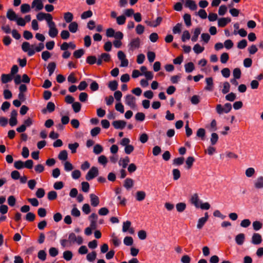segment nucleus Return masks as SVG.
I'll return each instance as SVG.
<instances>
[{"label": "nucleus", "mask_w": 263, "mask_h": 263, "mask_svg": "<svg viewBox=\"0 0 263 263\" xmlns=\"http://www.w3.org/2000/svg\"><path fill=\"white\" fill-rule=\"evenodd\" d=\"M44 44L43 43H40L37 46H35L34 45H31L28 42H24L22 44V50L27 52L29 57L34 55L35 52H40L44 48Z\"/></svg>", "instance_id": "nucleus-1"}, {"label": "nucleus", "mask_w": 263, "mask_h": 263, "mask_svg": "<svg viewBox=\"0 0 263 263\" xmlns=\"http://www.w3.org/2000/svg\"><path fill=\"white\" fill-rule=\"evenodd\" d=\"M191 203L196 208L208 210L210 208V204L208 202L202 203L197 194H194L190 199Z\"/></svg>", "instance_id": "nucleus-2"}, {"label": "nucleus", "mask_w": 263, "mask_h": 263, "mask_svg": "<svg viewBox=\"0 0 263 263\" xmlns=\"http://www.w3.org/2000/svg\"><path fill=\"white\" fill-rule=\"evenodd\" d=\"M232 109V105L230 103H226L224 106L221 104H217L216 106V111L219 115L223 114H228Z\"/></svg>", "instance_id": "nucleus-3"}, {"label": "nucleus", "mask_w": 263, "mask_h": 263, "mask_svg": "<svg viewBox=\"0 0 263 263\" xmlns=\"http://www.w3.org/2000/svg\"><path fill=\"white\" fill-rule=\"evenodd\" d=\"M141 40L138 37L133 38L128 44V52L133 53V51L140 47Z\"/></svg>", "instance_id": "nucleus-4"}, {"label": "nucleus", "mask_w": 263, "mask_h": 263, "mask_svg": "<svg viewBox=\"0 0 263 263\" xmlns=\"http://www.w3.org/2000/svg\"><path fill=\"white\" fill-rule=\"evenodd\" d=\"M68 241L70 243H77L78 245H81L83 242V238L81 236H77L74 233H71L68 236Z\"/></svg>", "instance_id": "nucleus-5"}, {"label": "nucleus", "mask_w": 263, "mask_h": 263, "mask_svg": "<svg viewBox=\"0 0 263 263\" xmlns=\"http://www.w3.org/2000/svg\"><path fill=\"white\" fill-rule=\"evenodd\" d=\"M136 98L132 95H127L125 97V103L132 109H134L136 107Z\"/></svg>", "instance_id": "nucleus-6"}, {"label": "nucleus", "mask_w": 263, "mask_h": 263, "mask_svg": "<svg viewBox=\"0 0 263 263\" xmlns=\"http://www.w3.org/2000/svg\"><path fill=\"white\" fill-rule=\"evenodd\" d=\"M98 174V168L97 167L92 166L87 173L85 178L87 180L89 181L97 177Z\"/></svg>", "instance_id": "nucleus-7"}, {"label": "nucleus", "mask_w": 263, "mask_h": 263, "mask_svg": "<svg viewBox=\"0 0 263 263\" xmlns=\"http://www.w3.org/2000/svg\"><path fill=\"white\" fill-rule=\"evenodd\" d=\"M31 7L35 11H39L43 9L44 5L42 0H33Z\"/></svg>", "instance_id": "nucleus-8"}, {"label": "nucleus", "mask_w": 263, "mask_h": 263, "mask_svg": "<svg viewBox=\"0 0 263 263\" xmlns=\"http://www.w3.org/2000/svg\"><path fill=\"white\" fill-rule=\"evenodd\" d=\"M205 82L206 83V86L204 88V90L208 91H212L214 89V82L213 78H206Z\"/></svg>", "instance_id": "nucleus-9"}, {"label": "nucleus", "mask_w": 263, "mask_h": 263, "mask_svg": "<svg viewBox=\"0 0 263 263\" xmlns=\"http://www.w3.org/2000/svg\"><path fill=\"white\" fill-rule=\"evenodd\" d=\"M209 218V215L207 212L204 213V216L200 218L197 221V228L200 230L202 228L204 225L205 224Z\"/></svg>", "instance_id": "nucleus-10"}, {"label": "nucleus", "mask_w": 263, "mask_h": 263, "mask_svg": "<svg viewBox=\"0 0 263 263\" xmlns=\"http://www.w3.org/2000/svg\"><path fill=\"white\" fill-rule=\"evenodd\" d=\"M48 26L49 29L48 31L49 35L52 38H54L57 36L58 34V30L56 28L55 24L49 25Z\"/></svg>", "instance_id": "nucleus-11"}, {"label": "nucleus", "mask_w": 263, "mask_h": 263, "mask_svg": "<svg viewBox=\"0 0 263 263\" xmlns=\"http://www.w3.org/2000/svg\"><path fill=\"white\" fill-rule=\"evenodd\" d=\"M115 128L117 129H123L126 126V123L123 120H116L112 123Z\"/></svg>", "instance_id": "nucleus-12"}, {"label": "nucleus", "mask_w": 263, "mask_h": 263, "mask_svg": "<svg viewBox=\"0 0 263 263\" xmlns=\"http://www.w3.org/2000/svg\"><path fill=\"white\" fill-rule=\"evenodd\" d=\"M262 241V237L258 233H254L252 237L251 242L254 245H259Z\"/></svg>", "instance_id": "nucleus-13"}, {"label": "nucleus", "mask_w": 263, "mask_h": 263, "mask_svg": "<svg viewBox=\"0 0 263 263\" xmlns=\"http://www.w3.org/2000/svg\"><path fill=\"white\" fill-rule=\"evenodd\" d=\"M6 16L11 21H16L18 15L12 9H9L7 12Z\"/></svg>", "instance_id": "nucleus-14"}, {"label": "nucleus", "mask_w": 263, "mask_h": 263, "mask_svg": "<svg viewBox=\"0 0 263 263\" xmlns=\"http://www.w3.org/2000/svg\"><path fill=\"white\" fill-rule=\"evenodd\" d=\"M254 185L257 189H263V176H260L257 177L254 182Z\"/></svg>", "instance_id": "nucleus-15"}, {"label": "nucleus", "mask_w": 263, "mask_h": 263, "mask_svg": "<svg viewBox=\"0 0 263 263\" xmlns=\"http://www.w3.org/2000/svg\"><path fill=\"white\" fill-rule=\"evenodd\" d=\"M245 240V235L243 233H239L235 236V240L236 243L239 245L241 246L243 244Z\"/></svg>", "instance_id": "nucleus-16"}, {"label": "nucleus", "mask_w": 263, "mask_h": 263, "mask_svg": "<svg viewBox=\"0 0 263 263\" xmlns=\"http://www.w3.org/2000/svg\"><path fill=\"white\" fill-rule=\"evenodd\" d=\"M55 108V106L54 103L52 102H49L47 104L46 108L43 109L42 112L43 114H46L47 111L49 112H52L54 110Z\"/></svg>", "instance_id": "nucleus-17"}, {"label": "nucleus", "mask_w": 263, "mask_h": 263, "mask_svg": "<svg viewBox=\"0 0 263 263\" xmlns=\"http://www.w3.org/2000/svg\"><path fill=\"white\" fill-rule=\"evenodd\" d=\"M185 6L191 10H196L197 8L195 2L193 0H186Z\"/></svg>", "instance_id": "nucleus-18"}, {"label": "nucleus", "mask_w": 263, "mask_h": 263, "mask_svg": "<svg viewBox=\"0 0 263 263\" xmlns=\"http://www.w3.org/2000/svg\"><path fill=\"white\" fill-rule=\"evenodd\" d=\"M90 202L92 206H97L99 204V199L97 196L93 194L90 195Z\"/></svg>", "instance_id": "nucleus-19"}, {"label": "nucleus", "mask_w": 263, "mask_h": 263, "mask_svg": "<svg viewBox=\"0 0 263 263\" xmlns=\"http://www.w3.org/2000/svg\"><path fill=\"white\" fill-rule=\"evenodd\" d=\"M231 22V18L228 17H222L218 19V25L219 27H223L226 26Z\"/></svg>", "instance_id": "nucleus-20"}, {"label": "nucleus", "mask_w": 263, "mask_h": 263, "mask_svg": "<svg viewBox=\"0 0 263 263\" xmlns=\"http://www.w3.org/2000/svg\"><path fill=\"white\" fill-rule=\"evenodd\" d=\"M134 184V180L131 178H127L124 180V187L129 190L133 186Z\"/></svg>", "instance_id": "nucleus-21"}, {"label": "nucleus", "mask_w": 263, "mask_h": 263, "mask_svg": "<svg viewBox=\"0 0 263 263\" xmlns=\"http://www.w3.org/2000/svg\"><path fill=\"white\" fill-rule=\"evenodd\" d=\"M201 29L199 27H197L195 28L193 32V35L191 37V40L192 42H196L198 40V36L199 34L201 33Z\"/></svg>", "instance_id": "nucleus-22"}, {"label": "nucleus", "mask_w": 263, "mask_h": 263, "mask_svg": "<svg viewBox=\"0 0 263 263\" xmlns=\"http://www.w3.org/2000/svg\"><path fill=\"white\" fill-rule=\"evenodd\" d=\"M13 77L10 74H2L1 76V81L4 84H6L11 81Z\"/></svg>", "instance_id": "nucleus-23"}, {"label": "nucleus", "mask_w": 263, "mask_h": 263, "mask_svg": "<svg viewBox=\"0 0 263 263\" xmlns=\"http://www.w3.org/2000/svg\"><path fill=\"white\" fill-rule=\"evenodd\" d=\"M68 29L71 33H76L78 29V24L76 22L70 23L68 26Z\"/></svg>", "instance_id": "nucleus-24"}, {"label": "nucleus", "mask_w": 263, "mask_h": 263, "mask_svg": "<svg viewBox=\"0 0 263 263\" xmlns=\"http://www.w3.org/2000/svg\"><path fill=\"white\" fill-rule=\"evenodd\" d=\"M49 72V76H51L54 72L56 68V64L54 62H50L48 64L47 67Z\"/></svg>", "instance_id": "nucleus-25"}, {"label": "nucleus", "mask_w": 263, "mask_h": 263, "mask_svg": "<svg viewBox=\"0 0 263 263\" xmlns=\"http://www.w3.org/2000/svg\"><path fill=\"white\" fill-rule=\"evenodd\" d=\"M88 82H91V84L90 85V89L93 91H96L99 89V85L97 82L95 81H93L90 79H87Z\"/></svg>", "instance_id": "nucleus-26"}, {"label": "nucleus", "mask_w": 263, "mask_h": 263, "mask_svg": "<svg viewBox=\"0 0 263 263\" xmlns=\"http://www.w3.org/2000/svg\"><path fill=\"white\" fill-rule=\"evenodd\" d=\"M193 49L196 54H198L202 53L204 51V47L201 46L199 44H196L194 46Z\"/></svg>", "instance_id": "nucleus-27"}, {"label": "nucleus", "mask_w": 263, "mask_h": 263, "mask_svg": "<svg viewBox=\"0 0 263 263\" xmlns=\"http://www.w3.org/2000/svg\"><path fill=\"white\" fill-rule=\"evenodd\" d=\"M64 19L67 23H71L73 19V14L69 12H66L64 14Z\"/></svg>", "instance_id": "nucleus-28"}, {"label": "nucleus", "mask_w": 263, "mask_h": 263, "mask_svg": "<svg viewBox=\"0 0 263 263\" xmlns=\"http://www.w3.org/2000/svg\"><path fill=\"white\" fill-rule=\"evenodd\" d=\"M97 257V253L95 251H92L91 252L87 254L86 256V259L89 262H93L95 261Z\"/></svg>", "instance_id": "nucleus-29"}, {"label": "nucleus", "mask_w": 263, "mask_h": 263, "mask_svg": "<svg viewBox=\"0 0 263 263\" xmlns=\"http://www.w3.org/2000/svg\"><path fill=\"white\" fill-rule=\"evenodd\" d=\"M129 162V158L128 157H125L123 159H121L119 161V165L122 166L123 168H125Z\"/></svg>", "instance_id": "nucleus-30"}, {"label": "nucleus", "mask_w": 263, "mask_h": 263, "mask_svg": "<svg viewBox=\"0 0 263 263\" xmlns=\"http://www.w3.org/2000/svg\"><path fill=\"white\" fill-rule=\"evenodd\" d=\"M185 72L187 73H190L192 72L194 69V65L192 62H189L184 65Z\"/></svg>", "instance_id": "nucleus-31"}, {"label": "nucleus", "mask_w": 263, "mask_h": 263, "mask_svg": "<svg viewBox=\"0 0 263 263\" xmlns=\"http://www.w3.org/2000/svg\"><path fill=\"white\" fill-rule=\"evenodd\" d=\"M30 6L28 4H23L21 6V12L22 13H26L30 11Z\"/></svg>", "instance_id": "nucleus-32"}, {"label": "nucleus", "mask_w": 263, "mask_h": 263, "mask_svg": "<svg viewBox=\"0 0 263 263\" xmlns=\"http://www.w3.org/2000/svg\"><path fill=\"white\" fill-rule=\"evenodd\" d=\"M118 86V82L116 80L110 81L108 83V86L111 91H115Z\"/></svg>", "instance_id": "nucleus-33"}, {"label": "nucleus", "mask_w": 263, "mask_h": 263, "mask_svg": "<svg viewBox=\"0 0 263 263\" xmlns=\"http://www.w3.org/2000/svg\"><path fill=\"white\" fill-rule=\"evenodd\" d=\"M103 151V147L99 144L95 145L93 147V152L96 155H99L101 154Z\"/></svg>", "instance_id": "nucleus-34"}, {"label": "nucleus", "mask_w": 263, "mask_h": 263, "mask_svg": "<svg viewBox=\"0 0 263 263\" xmlns=\"http://www.w3.org/2000/svg\"><path fill=\"white\" fill-rule=\"evenodd\" d=\"M72 256V253L70 251H65L63 252V258L67 261L70 260Z\"/></svg>", "instance_id": "nucleus-35"}, {"label": "nucleus", "mask_w": 263, "mask_h": 263, "mask_svg": "<svg viewBox=\"0 0 263 263\" xmlns=\"http://www.w3.org/2000/svg\"><path fill=\"white\" fill-rule=\"evenodd\" d=\"M81 104L78 102H75L72 104V107L74 112L78 113L81 110Z\"/></svg>", "instance_id": "nucleus-36"}, {"label": "nucleus", "mask_w": 263, "mask_h": 263, "mask_svg": "<svg viewBox=\"0 0 263 263\" xmlns=\"http://www.w3.org/2000/svg\"><path fill=\"white\" fill-rule=\"evenodd\" d=\"M146 194L143 191H138L136 193L137 200L140 201L144 199Z\"/></svg>", "instance_id": "nucleus-37"}, {"label": "nucleus", "mask_w": 263, "mask_h": 263, "mask_svg": "<svg viewBox=\"0 0 263 263\" xmlns=\"http://www.w3.org/2000/svg\"><path fill=\"white\" fill-rule=\"evenodd\" d=\"M176 208L178 212H182L186 208V204L184 202H179L176 204Z\"/></svg>", "instance_id": "nucleus-38"}, {"label": "nucleus", "mask_w": 263, "mask_h": 263, "mask_svg": "<svg viewBox=\"0 0 263 263\" xmlns=\"http://www.w3.org/2000/svg\"><path fill=\"white\" fill-rule=\"evenodd\" d=\"M58 158L62 161L66 160L68 158L67 152L66 150L62 151L59 154Z\"/></svg>", "instance_id": "nucleus-39"}, {"label": "nucleus", "mask_w": 263, "mask_h": 263, "mask_svg": "<svg viewBox=\"0 0 263 263\" xmlns=\"http://www.w3.org/2000/svg\"><path fill=\"white\" fill-rule=\"evenodd\" d=\"M230 89V85L229 83L228 82H225L223 84V88L221 90V92L223 94H226L229 92Z\"/></svg>", "instance_id": "nucleus-40"}, {"label": "nucleus", "mask_w": 263, "mask_h": 263, "mask_svg": "<svg viewBox=\"0 0 263 263\" xmlns=\"http://www.w3.org/2000/svg\"><path fill=\"white\" fill-rule=\"evenodd\" d=\"M16 198L13 195L8 197L7 199L8 204L10 206H14L16 203Z\"/></svg>", "instance_id": "nucleus-41"}, {"label": "nucleus", "mask_w": 263, "mask_h": 263, "mask_svg": "<svg viewBox=\"0 0 263 263\" xmlns=\"http://www.w3.org/2000/svg\"><path fill=\"white\" fill-rule=\"evenodd\" d=\"M71 214L76 217H78L81 215L80 210L76 207V205H73V208L71 211Z\"/></svg>", "instance_id": "nucleus-42"}, {"label": "nucleus", "mask_w": 263, "mask_h": 263, "mask_svg": "<svg viewBox=\"0 0 263 263\" xmlns=\"http://www.w3.org/2000/svg\"><path fill=\"white\" fill-rule=\"evenodd\" d=\"M183 20L185 25L189 27L191 25V17L190 14L186 13L183 15Z\"/></svg>", "instance_id": "nucleus-43"}, {"label": "nucleus", "mask_w": 263, "mask_h": 263, "mask_svg": "<svg viewBox=\"0 0 263 263\" xmlns=\"http://www.w3.org/2000/svg\"><path fill=\"white\" fill-rule=\"evenodd\" d=\"M79 144L77 142L74 143H71L68 144V148L70 149L71 153H75L77 151V149L79 147Z\"/></svg>", "instance_id": "nucleus-44"}, {"label": "nucleus", "mask_w": 263, "mask_h": 263, "mask_svg": "<svg viewBox=\"0 0 263 263\" xmlns=\"http://www.w3.org/2000/svg\"><path fill=\"white\" fill-rule=\"evenodd\" d=\"M14 166L17 170H21L24 168V162L21 160L16 161L14 163Z\"/></svg>", "instance_id": "nucleus-45"}, {"label": "nucleus", "mask_w": 263, "mask_h": 263, "mask_svg": "<svg viewBox=\"0 0 263 263\" xmlns=\"http://www.w3.org/2000/svg\"><path fill=\"white\" fill-rule=\"evenodd\" d=\"M218 135L215 133H212L211 134V137L210 138V141H211V144L212 145L216 144V143L218 141Z\"/></svg>", "instance_id": "nucleus-46"}, {"label": "nucleus", "mask_w": 263, "mask_h": 263, "mask_svg": "<svg viewBox=\"0 0 263 263\" xmlns=\"http://www.w3.org/2000/svg\"><path fill=\"white\" fill-rule=\"evenodd\" d=\"M252 226L253 229L255 231H257L261 228L262 224L259 221H255L253 222Z\"/></svg>", "instance_id": "nucleus-47"}, {"label": "nucleus", "mask_w": 263, "mask_h": 263, "mask_svg": "<svg viewBox=\"0 0 263 263\" xmlns=\"http://www.w3.org/2000/svg\"><path fill=\"white\" fill-rule=\"evenodd\" d=\"M84 54V50L83 49H80L76 50L74 51L73 55V56L77 58H80L83 54Z\"/></svg>", "instance_id": "nucleus-48"}, {"label": "nucleus", "mask_w": 263, "mask_h": 263, "mask_svg": "<svg viewBox=\"0 0 263 263\" xmlns=\"http://www.w3.org/2000/svg\"><path fill=\"white\" fill-rule=\"evenodd\" d=\"M117 20V23L119 25H123L125 23L126 21V17L124 15H121L120 16H119L116 18Z\"/></svg>", "instance_id": "nucleus-49"}, {"label": "nucleus", "mask_w": 263, "mask_h": 263, "mask_svg": "<svg viewBox=\"0 0 263 263\" xmlns=\"http://www.w3.org/2000/svg\"><path fill=\"white\" fill-rule=\"evenodd\" d=\"M191 38L190 32L188 30H185L183 32L181 40L182 42H185L186 40H189Z\"/></svg>", "instance_id": "nucleus-50"}, {"label": "nucleus", "mask_w": 263, "mask_h": 263, "mask_svg": "<svg viewBox=\"0 0 263 263\" xmlns=\"http://www.w3.org/2000/svg\"><path fill=\"white\" fill-rule=\"evenodd\" d=\"M123 242L125 245L130 246L133 243V239L130 236H126L124 238Z\"/></svg>", "instance_id": "nucleus-51"}, {"label": "nucleus", "mask_w": 263, "mask_h": 263, "mask_svg": "<svg viewBox=\"0 0 263 263\" xmlns=\"http://www.w3.org/2000/svg\"><path fill=\"white\" fill-rule=\"evenodd\" d=\"M211 36L207 33H203L201 35V40L204 42V43L206 44L209 42L210 40Z\"/></svg>", "instance_id": "nucleus-52"}, {"label": "nucleus", "mask_w": 263, "mask_h": 263, "mask_svg": "<svg viewBox=\"0 0 263 263\" xmlns=\"http://www.w3.org/2000/svg\"><path fill=\"white\" fill-rule=\"evenodd\" d=\"M236 98V95L233 92H231L227 95L225 97L226 100L227 101L233 102L234 101Z\"/></svg>", "instance_id": "nucleus-53"}, {"label": "nucleus", "mask_w": 263, "mask_h": 263, "mask_svg": "<svg viewBox=\"0 0 263 263\" xmlns=\"http://www.w3.org/2000/svg\"><path fill=\"white\" fill-rule=\"evenodd\" d=\"M145 118V116L143 112H137L135 115V119L138 121H143Z\"/></svg>", "instance_id": "nucleus-54"}, {"label": "nucleus", "mask_w": 263, "mask_h": 263, "mask_svg": "<svg viewBox=\"0 0 263 263\" xmlns=\"http://www.w3.org/2000/svg\"><path fill=\"white\" fill-rule=\"evenodd\" d=\"M48 199L49 200H53L55 199L57 197V193L54 191H51L48 192L47 195Z\"/></svg>", "instance_id": "nucleus-55"}, {"label": "nucleus", "mask_w": 263, "mask_h": 263, "mask_svg": "<svg viewBox=\"0 0 263 263\" xmlns=\"http://www.w3.org/2000/svg\"><path fill=\"white\" fill-rule=\"evenodd\" d=\"M46 16L45 20L46 21L48 26L55 24V23L52 21L53 18L50 14L46 13Z\"/></svg>", "instance_id": "nucleus-56"}, {"label": "nucleus", "mask_w": 263, "mask_h": 263, "mask_svg": "<svg viewBox=\"0 0 263 263\" xmlns=\"http://www.w3.org/2000/svg\"><path fill=\"white\" fill-rule=\"evenodd\" d=\"M98 162L103 165H106L107 163V159L104 155H101L98 157Z\"/></svg>", "instance_id": "nucleus-57"}, {"label": "nucleus", "mask_w": 263, "mask_h": 263, "mask_svg": "<svg viewBox=\"0 0 263 263\" xmlns=\"http://www.w3.org/2000/svg\"><path fill=\"white\" fill-rule=\"evenodd\" d=\"M234 45L233 42L231 40H227L224 41L223 46L227 49H231Z\"/></svg>", "instance_id": "nucleus-58"}, {"label": "nucleus", "mask_w": 263, "mask_h": 263, "mask_svg": "<svg viewBox=\"0 0 263 263\" xmlns=\"http://www.w3.org/2000/svg\"><path fill=\"white\" fill-rule=\"evenodd\" d=\"M247 46V42L246 40L243 39L239 42L237 44V48L240 49L245 48Z\"/></svg>", "instance_id": "nucleus-59"}, {"label": "nucleus", "mask_w": 263, "mask_h": 263, "mask_svg": "<svg viewBox=\"0 0 263 263\" xmlns=\"http://www.w3.org/2000/svg\"><path fill=\"white\" fill-rule=\"evenodd\" d=\"M35 214L31 212H28L26 215L25 219L28 221H33L35 219Z\"/></svg>", "instance_id": "nucleus-60"}, {"label": "nucleus", "mask_w": 263, "mask_h": 263, "mask_svg": "<svg viewBox=\"0 0 263 263\" xmlns=\"http://www.w3.org/2000/svg\"><path fill=\"white\" fill-rule=\"evenodd\" d=\"M147 57L148 61L150 63H152L154 61L156 55L155 53L153 51H148L147 54Z\"/></svg>", "instance_id": "nucleus-61"}, {"label": "nucleus", "mask_w": 263, "mask_h": 263, "mask_svg": "<svg viewBox=\"0 0 263 263\" xmlns=\"http://www.w3.org/2000/svg\"><path fill=\"white\" fill-rule=\"evenodd\" d=\"M251 223V221L249 219H245L241 221L240 225L241 227L246 228L250 226Z\"/></svg>", "instance_id": "nucleus-62"}, {"label": "nucleus", "mask_w": 263, "mask_h": 263, "mask_svg": "<svg viewBox=\"0 0 263 263\" xmlns=\"http://www.w3.org/2000/svg\"><path fill=\"white\" fill-rule=\"evenodd\" d=\"M191 102L193 105H197L200 102V97L197 95H194L191 98Z\"/></svg>", "instance_id": "nucleus-63"}, {"label": "nucleus", "mask_w": 263, "mask_h": 263, "mask_svg": "<svg viewBox=\"0 0 263 263\" xmlns=\"http://www.w3.org/2000/svg\"><path fill=\"white\" fill-rule=\"evenodd\" d=\"M229 55L227 53L224 52L221 54L220 62L223 63H226L229 60Z\"/></svg>", "instance_id": "nucleus-64"}]
</instances>
